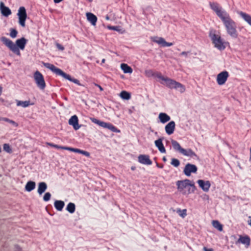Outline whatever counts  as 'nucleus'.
Here are the masks:
<instances>
[{"mask_svg":"<svg viewBox=\"0 0 251 251\" xmlns=\"http://www.w3.org/2000/svg\"><path fill=\"white\" fill-rule=\"evenodd\" d=\"M210 8L220 18L226 27V32L233 38L238 37L236 23L231 19L229 13L217 2H209Z\"/></svg>","mask_w":251,"mask_h":251,"instance_id":"1","label":"nucleus"},{"mask_svg":"<svg viewBox=\"0 0 251 251\" xmlns=\"http://www.w3.org/2000/svg\"><path fill=\"white\" fill-rule=\"evenodd\" d=\"M0 40L11 51L18 56H21L20 50H24L28 41L26 39L22 37L17 39L14 44L11 40L4 36L1 37Z\"/></svg>","mask_w":251,"mask_h":251,"instance_id":"2","label":"nucleus"},{"mask_svg":"<svg viewBox=\"0 0 251 251\" xmlns=\"http://www.w3.org/2000/svg\"><path fill=\"white\" fill-rule=\"evenodd\" d=\"M178 192L183 195H188L195 192L196 187L194 182L188 179L178 180L176 182Z\"/></svg>","mask_w":251,"mask_h":251,"instance_id":"3","label":"nucleus"},{"mask_svg":"<svg viewBox=\"0 0 251 251\" xmlns=\"http://www.w3.org/2000/svg\"><path fill=\"white\" fill-rule=\"evenodd\" d=\"M43 65L46 68L50 69L51 72L55 74L56 75L61 76L62 77L65 78L66 79L68 80L71 82H73L78 86L81 85L78 79L72 78L70 75L65 73L60 69L56 67L54 65L50 63H43Z\"/></svg>","mask_w":251,"mask_h":251,"instance_id":"4","label":"nucleus"},{"mask_svg":"<svg viewBox=\"0 0 251 251\" xmlns=\"http://www.w3.org/2000/svg\"><path fill=\"white\" fill-rule=\"evenodd\" d=\"M160 77L161 80L165 82V83L161 82V84L165 85L167 87L177 89L181 93L185 91V86L181 83L169 77H165L163 75Z\"/></svg>","mask_w":251,"mask_h":251,"instance_id":"5","label":"nucleus"},{"mask_svg":"<svg viewBox=\"0 0 251 251\" xmlns=\"http://www.w3.org/2000/svg\"><path fill=\"white\" fill-rule=\"evenodd\" d=\"M209 37L211 38L215 48L220 51L224 50L226 49V43L219 35L215 33V31H211L209 32Z\"/></svg>","mask_w":251,"mask_h":251,"instance_id":"6","label":"nucleus"},{"mask_svg":"<svg viewBox=\"0 0 251 251\" xmlns=\"http://www.w3.org/2000/svg\"><path fill=\"white\" fill-rule=\"evenodd\" d=\"M90 119L92 123L96 124L103 128L108 129L113 132H116V133L120 132V130L119 129L115 126H113L111 123H106V122L100 121L95 118H90Z\"/></svg>","mask_w":251,"mask_h":251,"instance_id":"7","label":"nucleus"},{"mask_svg":"<svg viewBox=\"0 0 251 251\" xmlns=\"http://www.w3.org/2000/svg\"><path fill=\"white\" fill-rule=\"evenodd\" d=\"M90 119L92 123L96 124L103 128L108 129L113 132H116V133L120 132V130L119 129L115 126H113L111 123H106V122L100 121L95 118H90Z\"/></svg>","mask_w":251,"mask_h":251,"instance_id":"8","label":"nucleus"},{"mask_svg":"<svg viewBox=\"0 0 251 251\" xmlns=\"http://www.w3.org/2000/svg\"><path fill=\"white\" fill-rule=\"evenodd\" d=\"M33 77L37 87L40 90H44L46 85L43 75L39 71H36Z\"/></svg>","mask_w":251,"mask_h":251,"instance_id":"9","label":"nucleus"},{"mask_svg":"<svg viewBox=\"0 0 251 251\" xmlns=\"http://www.w3.org/2000/svg\"><path fill=\"white\" fill-rule=\"evenodd\" d=\"M17 15L19 18V23L22 26H25V21L27 18V14L25 7L21 6L18 10Z\"/></svg>","mask_w":251,"mask_h":251,"instance_id":"10","label":"nucleus"},{"mask_svg":"<svg viewBox=\"0 0 251 251\" xmlns=\"http://www.w3.org/2000/svg\"><path fill=\"white\" fill-rule=\"evenodd\" d=\"M197 171L198 167L196 165L188 163L184 168L183 173L187 176H190L192 173H196Z\"/></svg>","mask_w":251,"mask_h":251,"instance_id":"11","label":"nucleus"},{"mask_svg":"<svg viewBox=\"0 0 251 251\" xmlns=\"http://www.w3.org/2000/svg\"><path fill=\"white\" fill-rule=\"evenodd\" d=\"M229 76V73L226 71H224L219 73L217 76V82L218 85H222L226 81Z\"/></svg>","mask_w":251,"mask_h":251,"instance_id":"12","label":"nucleus"},{"mask_svg":"<svg viewBox=\"0 0 251 251\" xmlns=\"http://www.w3.org/2000/svg\"><path fill=\"white\" fill-rule=\"evenodd\" d=\"M152 42L160 45L163 47H170L173 45V43L166 42L162 37H153L151 38Z\"/></svg>","mask_w":251,"mask_h":251,"instance_id":"13","label":"nucleus"},{"mask_svg":"<svg viewBox=\"0 0 251 251\" xmlns=\"http://www.w3.org/2000/svg\"><path fill=\"white\" fill-rule=\"evenodd\" d=\"M197 183L199 187L204 191L207 192L209 191L211 186V184L208 180H204L202 179H199Z\"/></svg>","mask_w":251,"mask_h":251,"instance_id":"14","label":"nucleus"},{"mask_svg":"<svg viewBox=\"0 0 251 251\" xmlns=\"http://www.w3.org/2000/svg\"><path fill=\"white\" fill-rule=\"evenodd\" d=\"M138 160L139 163L142 164L151 165L152 164V161L150 159L148 155L140 154L138 156Z\"/></svg>","mask_w":251,"mask_h":251,"instance_id":"15","label":"nucleus"},{"mask_svg":"<svg viewBox=\"0 0 251 251\" xmlns=\"http://www.w3.org/2000/svg\"><path fill=\"white\" fill-rule=\"evenodd\" d=\"M69 124L72 126L75 130H78L81 126L78 124V119L76 115L72 116L69 120Z\"/></svg>","mask_w":251,"mask_h":251,"instance_id":"16","label":"nucleus"},{"mask_svg":"<svg viewBox=\"0 0 251 251\" xmlns=\"http://www.w3.org/2000/svg\"><path fill=\"white\" fill-rule=\"evenodd\" d=\"M238 243H242L245 246L246 248H248L250 245L251 238L248 235H245L244 236L240 235L236 242V244Z\"/></svg>","mask_w":251,"mask_h":251,"instance_id":"17","label":"nucleus"},{"mask_svg":"<svg viewBox=\"0 0 251 251\" xmlns=\"http://www.w3.org/2000/svg\"><path fill=\"white\" fill-rule=\"evenodd\" d=\"M175 126L176 124L174 121H172L168 123L165 127L166 133L169 135L172 134L175 131Z\"/></svg>","mask_w":251,"mask_h":251,"instance_id":"18","label":"nucleus"},{"mask_svg":"<svg viewBox=\"0 0 251 251\" xmlns=\"http://www.w3.org/2000/svg\"><path fill=\"white\" fill-rule=\"evenodd\" d=\"M0 11L1 14L5 17H8L12 13L10 8L6 6L2 1L0 2Z\"/></svg>","mask_w":251,"mask_h":251,"instance_id":"19","label":"nucleus"},{"mask_svg":"<svg viewBox=\"0 0 251 251\" xmlns=\"http://www.w3.org/2000/svg\"><path fill=\"white\" fill-rule=\"evenodd\" d=\"M163 138H159L154 142L155 146L161 153H166V149L162 143Z\"/></svg>","mask_w":251,"mask_h":251,"instance_id":"20","label":"nucleus"},{"mask_svg":"<svg viewBox=\"0 0 251 251\" xmlns=\"http://www.w3.org/2000/svg\"><path fill=\"white\" fill-rule=\"evenodd\" d=\"M86 17L88 22H89L92 25H96L98 18L97 16L91 12L86 13Z\"/></svg>","mask_w":251,"mask_h":251,"instance_id":"21","label":"nucleus"},{"mask_svg":"<svg viewBox=\"0 0 251 251\" xmlns=\"http://www.w3.org/2000/svg\"><path fill=\"white\" fill-rule=\"evenodd\" d=\"M180 153L184 156L191 157H196L197 156L196 153L191 149H184L183 148L182 150H181Z\"/></svg>","mask_w":251,"mask_h":251,"instance_id":"22","label":"nucleus"},{"mask_svg":"<svg viewBox=\"0 0 251 251\" xmlns=\"http://www.w3.org/2000/svg\"><path fill=\"white\" fill-rule=\"evenodd\" d=\"M158 119L162 124H165L171 120V117L166 113H160L158 115Z\"/></svg>","mask_w":251,"mask_h":251,"instance_id":"23","label":"nucleus"},{"mask_svg":"<svg viewBox=\"0 0 251 251\" xmlns=\"http://www.w3.org/2000/svg\"><path fill=\"white\" fill-rule=\"evenodd\" d=\"M237 13L244 19L250 26H251V16L243 11H238Z\"/></svg>","mask_w":251,"mask_h":251,"instance_id":"24","label":"nucleus"},{"mask_svg":"<svg viewBox=\"0 0 251 251\" xmlns=\"http://www.w3.org/2000/svg\"><path fill=\"white\" fill-rule=\"evenodd\" d=\"M47 189V185L45 182H41L38 183L37 192L39 195H42Z\"/></svg>","mask_w":251,"mask_h":251,"instance_id":"25","label":"nucleus"},{"mask_svg":"<svg viewBox=\"0 0 251 251\" xmlns=\"http://www.w3.org/2000/svg\"><path fill=\"white\" fill-rule=\"evenodd\" d=\"M145 74H146V76H147L148 77H156L159 78L160 79V76H162L160 73L154 72L151 70H146L145 71Z\"/></svg>","mask_w":251,"mask_h":251,"instance_id":"26","label":"nucleus"},{"mask_svg":"<svg viewBox=\"0 0 251 251\" xmlns=\"http://www.w3.org/2000/svg\"><path fill=\"white\" fill-rule=\"evenodd\" d=\"M55 209L58 211H61L65 206V203L61 200H56L54 202Z\"/></svg>","mask_w":251,"mask_h":251,"instance_id":"27","label":"nucleus"},{"mask_svg":"<svg viewBox=\"0 0 251 251\" xmlns=\"http://www.w3.org/2000/svg\"><path fill=\"white\" fill-rule=\"evenodd\" d=\"M121 68L125 74H131L133 72L131 67L126 63H122Z\"/></svg>","mask_w":251,"mask_h":251,"instance_id":"28","label":"nucleus"},{"mask_svg":"<svg viewBox=\"0 0 251 251\" xmlns=\"http://www.w3.org/2000/svg\"><path fill=\"white\" fill-rule=\"evenodd\" d=\"M36 186V183L34 181H28L25 186V190L27 192H31L33 190H34Z\"/></svg>","mask_w":251,"mask_h":251,"instance_id":"29","label":"nucleus"},{"mask_svg":"<svg viewBox=\"0 0 251 251\" xmlns=\"http://www.w3.org/2000/svg\"><path fill=\"white\" fill-rule=\"evenodd\" d=\"M17 106H22L23 107L25 108L29 105H33V103H30V100L22 101L16 100Z\"/></svg>","mask_w":251,"mask_h":251,"instance_id":"30","label":"nucleus"},{"mask_svg":"<svg viewBox=\"0 0 251 251\" xmlns=\"http://www.w3.org/2000/svg\"><path fill=\"white\" fill-rule=\"evenodd\" d=\"M107 28L109 30L116 31L119 33L123 34L125 32V30L120 25H107Z\"/></svg>","mask_w":251,"mask_h":251,"instance_id":"31","label":"nucleus"},{"mask_svg":"<svg viewBox=\"0 0 251 251\" xmlns=\"http://www.w3.org/2000/svg\"><path fill=\"white\" fill-rule=\"evenodd\" d=\"M66 210L71 214H73L75 210V205L74 203L69 202L66 208Z\"/></svg>","mask_w":251,"mask_h":251,"instance_id":"32","label":"nucleus"},{"mask_svg":"<svg viewBox=\"0 0 251 251\" xmlns=\"http://www.w3.org/2000/svg\"><path fill=\"white\" fill-rule=\"evenodd\" d=\"M120 97L125 100H128L131 98V94L130 93L126 91H122L120 94Z\"/></svg>","mask_w":251,"mask_h":251,"instance_id":"33","label":"nucleus"},{"mask_svg":"<svg viewBox=\"0 0 251 251\" xmlns=\"http://www.w3.org/2000/svg\"><path fill=\"white\" fill-rule=\"evenodd\" d=\"M212 225L214 228L217 229L219 231H222L223 230V225L217 220L213 221Z\"/></svg>","mask_w":251,"mask_h":251,"instance_id":"34","label":"nucleus"},{"mask_svg":"<svg viewBox=\"0 0 251 251\" xmlns=\"http://www.w3.org/2000/svg\"><path fill=\"white\" fill-rule=\"evenodd\" d=\"M172 144L174 148V149L176 150H177L180 153L181 151V150H182V148L180 146L179 143L175 140H172Z\"/></svg>","mask_w":251,"mask_h":251,"instance_id":"35","label":"nucleus"},{"mask_svg":"<svg viewBox=\"0 0 251 251\" xmlns=\"http://www.w3.org/2000/svg\"><path fill=\"white\" fill-rule=\"evenodd\" d=\"M176 212L182 218H185L187 215V210L186 209L182 210L180 208H178L176 209Z\"/></svg>","mask_w":251,"mask_h":251,"instance_id":"36","label":"nucleus"},{"mask_svg":"<svg viewBox=\"0 0 251 251\" xmlns=\"http://www.w3.org/2000/svg\"><path fill=\"white\" fill-rule=\"evenodd\" d=\"M171 164L172 165L174 166L175 167H177L180 165V161L178 159L176 158H172L171 160Z\"/></svg>","mask_w":251,"mask_h":251,"instance_id":"37","label":"nucleus"},{"mask_svg":"<svg viewBox=\"0 0 251 251\" xmlns=\"http://www.w3.org/2000/svg\"><path fill=\"white\" fill-rule=\"evenodd\" d=\"M3 150L7 153H11L12 152V149L8 144H4L3 145Z\"/></svg>","mask_w":251,"mask_h":251,"instance_id":"38","label":"nucleus"},{"mask_svg":"<svg viewBox=\"0 0 251 251\" xmlns=\"http://www.w3.org/2000/svg\"><path fill=\"white\" fill-rule=\"evenodd\" d=\"M10 31V36H11V37L12 38L16 37L18 34L17 30L16 29L11 28Z\"/></svg>","mask_w":251,"mask_h":251,"instance_id":"39","label":"nucleus"},{"mask_svg":"<svg viewBox=\"0 0 251 251\" xmlns=\"http://www.w3.org/2000/svg\"><path fill=\"white\" fill-rule=\"evenodd\" d=\"M2 120L5 121V122H8L10 124H11L12 125H13V126H18V124L17 123H16L15 121L12 120H10L7 118H2Z\"/></svg>","mask_w":251,"mask_h":251,"instance_id":"40","label":"nucleus"},{"mask_svg":"<svg viewBox=\"0 0 251 251\" xmlns=\"http://www.w3.org/2000/svg\"><path fill=\"white\" fill-rule=\"evenodd\" d=\"M51 198V194L50 192H47L45 194L43 197V200L45 201H48L50 200Z\"/></svg>","mask_w":251,"mask_h":251,"instance_id":"41","label":"nucleus"},{"mask_svg":"<svg viewBox=\"0 0 251 251\" xmlns=\"http://www.w3.org/2000/svg\"><path fill=\"white\" fill-rule=\"evenodd\" d=\"M55 46H56V48L62 51V50H64L65 49L64 47L62 45H61L58 43H56L55 44Z\"/></svg>","mask_w":251,"mask_h":251,"instance_id":"42","label":"nucleus"},{"mask_svg":"<svg viewBox=\"0 0 251 251\" xmlns=\"http://www.w3.org/2000/svg\"><path fill=\"white\" fill-rule=\"evenodd\" d=\"M80 154H83L88 157L90 156V153L89 152L84 150H82Z\"/></svg>","mask_w":251,"mask_h":251,"instance_id":"43","label":"nucleus"},{"mask_svg":"<svg viewBox=\"0 0 251 251\" xmlns=\"http://www.w3.org/2000/svg\"><path fill=\"white\" fill-rule=\"evenodd\" d=\"M63 150H67V151H69L74 152L75 148H71V147H69L64 146L63 147Z\"/></svg>","mask_w":251,"mask_h":251,"instance_id":"44","label":"nucleus"},{"mask_svg":"<svg viewBox=\"0 0 251 251\" xmlns=\"http://www.w3.org/2000/svg\"><path fill=\"white\" fill-rule=\"evenodd\" d=\"M81 151H82V150L77 149V148H75L74 152L78 153L80 154Z\"/></svg>","mask_w":251,"mask_h":251,"instance_id":"45","label":"nucleus"},{"mask_svg":"<svg viewBox=\"0 0 251 251\" xmlns=\"http://www.w3.org/2000/svg\"><path fill=\"white\" fill-rule=\"evenodd\" d=\"M63 147L64 146H59L58 145L55 144V145L54 146V148L57 149L63 150Z\"/></svg>","mask_w":251,"mask_h":251,"instance_id":"46","label":"nucleus"},{"mask_svg":"<svg viewBox=\"0 0 251 251\" xmlns=\"http://www.w3.org/2000/svg\"><path fill=\"white\" fill-rule=\"evenodd\" d=\"M95 85L96 86L98 87L100 89V91L101 92V91H103V88L99 84L95 83Z\"/></svg>","mask_w":251,"mask_h":251,"instance_id":"47","label":"nucleus"},{"mask_svg":"<svg viewBox=\"0 0 251 251\" xmlns=\"http://www.w3.org/2000/svg\"><path fill=\"white\" fill-rule=\"evenodd\" d=\"M189 51H182L181 53H180V55H184V56H187V55H188V53H189Z\"/></svg>","mask_w":251,"mask_h":251,"instance_id":"48","label":"nucleus"},{"mask_svg":"<svg viewBox=\"0 0 251 251\" xmlns=\"http://www.w3.org/2000/svg\"><path fill=\"white\" fill-rule=\"evenodd\" d=\"M204 251H213V250L211 248H207L206 247L203 248Z\"/></svg>","mask_w":251,"mask_h":251,"instance_id":"49","label":"nucleus"},{"mask_svg":"<svg viewBox=\"0 0 251 251\" xmlns=\"http://www.w3.org/2000/svg\"><path fill=\"white\" fill-rule=\"evenodd\" d=\"M46 144H47V145L50 146V147H53V148H54V145H55V144H53V143H50V142H47V143H46Z\"/></svg>","mask_w":251,"mask_h":251,"instance_id":"50","label":"nucleus"},{"mask_svg":"<svg viewBox=\"0 0 251 251\" xmlns=\"http://www.w3.org/2000/svg\"><path fill=\"white\" fill-rule=\"evenodd\" d=\"M156 166L159 168H163L164 166L163 164L160 165L157 162H156Z\"/></svg>","mask_w":251,"mask_h":251,"instance_id":"51","label":"nucleus"},{"mask_svg":"<svg viewBox=\"0 0 251 251\" xmlns=\"http://www.w3.org/2000/svg\"><path fill=\"white\" fill-rule=\"evenodd\" d=\"M162 160L164 162H166L167 161V158L165 156H164L162 158Z\"/></svg>","mask_w":251,"mask_h":251,"instance_id":"52","label":"nucleus"},{"mask_svg":"<svg viewBox=\"0 0 251 251\" xmlns=\"http://www.w3.org/2000/svg\"><path fill=\"white\" fill-rule=\"evenodd\" d=\"M105 59H102V60H101V65H102L103 63H105Z\"/></svg>","mask_w":251,"mask_h":251,"instance_id":"53","label":"nucleus"},{"mask_svg":"<svg viewBox=\"0 0 251 251\" xmlns=\"http://www.w3.org/2000/svg\"><path fill=\"white\" fill-rule=\"evenodd\" d=\"M1 92H2V87L0 86V96L1 94Z\"/></svg>","mask_w":251,"mask_h":251,"instance_id":"54","label":"nucleus"},{"mask_svg":"<svg viewBox=\"0 0 251 251\" xmlns=\"http://www.w3.org/2000/svg\"><path fill=\"white\" fill-rule=\"evenodd\" d=\"M131 169L132 170V171H134L135 169V167H131Z\"/></svg>","mask_w":251,"mask_h":251,"instance_id":"55","label":"nucleus"},{"mask_svg":"<svg viewBox=\"0 0 251 251\" xmlns=\"http://www.w3.org/2000/svg\"><path fill=\"white\" fill-rule=\"evenodd\" d=\"M250 160L251 161V147L250 149Z\"/></svg>","mask_w":251,"mask_h":251,"instance_id":"56","label":"nucleus"},{"mask_svg":"<svg viewBox=\"0 0 251 251\" xmlns=\"http://www.w3.org/2000/svg\"><path fill=\"white\" fill-rule=\"evenodd\" d=\"M150 130L152 132H154V130L152 129H151V128H150Z\"/></svg>","mask_w":251,"mask_h":251,"instance_id":"57","label":"nucleus"},{"mask_svg":"<svg viewBox=\"0 0 251 251\" xmlns=\"http://www.w3.org/2000/svg\"><path fill=\"white\" fill-rule=\"evenodd\" d=\"M89 2H92L93 1V0H88Z\"/></svg>","mask_w":251,"mask_h":251,"instance_id":"58","label":"nucleus"},{"mask_svg":"<svg viewBox=\"0 0 251 251\" xmlns=\"http://www.w3.org/2000/svg\"><path fill=\"white\" fill-rule=\"evenodd\" d=\"M205 196L207 197V198H208V195H205Z\"/></svg>","mask_w":251,"mask_h":251,"instance_id":"59","label":"nucleus"},{"mask_svg":"<svg viewBox=\"0 0 251 251\" xmlns=\"http://www.w3.org/2000/svg\"><path fill=\"white\" fill-rule=\"evenodd\" d=\"M155 134H157V132H155Z\"/></svg>","mask_w":251,"mask_h":251,"instance_id":"60","label":"nucleus"}]
</instances>
